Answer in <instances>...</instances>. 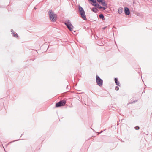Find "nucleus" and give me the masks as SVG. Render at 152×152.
<instances>
[{
	"mask_svg": "<svg viewBox=\"0 0 152 152\" xmlns=\"http://www.w3.org/2000/svg\"><path fill=\"white\" fill-rule=\"evenodd\" d=\"M48 14L50 20L53 22H54L56 21L57 19V15L56 14L53 12L52 10L49 11Z\"/></svg>",
	"mask_w": 152,
	"mask_h": 152,
	"instance_id": "nucleus-1",
	"label": "nucleus"
},
{
	"mask_svg": "<svg viewBox=\"0 0 152 152\" xmlns=\"http://www.w3.org/2000/svg\"><path fill=\"white\" fill-rule=\"evenodd\" d=\"M78 8L79 12L81 17L84 20H86L87 18L83 9L80 6H79Z\"/></svg>",
	"mask_w": 152,
	"mask_h": 152,
	"instance_id": "nucleus-2",
	"label": "nucleus"
},
{
	"mask_svg": "<svg viewBox=\"0 0 152 152\" xmlns=\"http://www.w3.org/2000/svg\"><path fill=\"white\" fill-rule=\"evenodd\" d=\"M96 82L99 86L102 87V86L103 80L97 75L96 76Z\"/></svg>",
	"mask_w": 152,
	"mask_h": 152,
	"instance_id": "nucleus-3",
	"label": "nucleus"
},
{
	"mask_svg": "<svg viewBox=\"0 0 152 152\" xmlns=\"http://www.w3.org/2000/svg\"><path fill=\"white\" fill-rule=\"evenodd\" d=\"M64 24L70 31H72V30L73 26L71 24L69 20H68V21L65 22Z\"/></svg>",
	"mask_w": 152,
	"mask_h": 152,
	"instance_id": "nucleus-4",
	"label": "nucleus"
},
{
	"mask_svg": "<svg viewBox=\"0 0 152 152\" xmlns=\"http://www.w3.org/2000/svg\"><path fill=\"white\" fill-rule=\"evenodd\" d=\"M66 102L64 100L60 101L56 104V107H58L62 106H64L66 103Z\"/></svg>",
	"mask_w": 152,
	"mask_h": 152,
	"instance_id": "nucleus-5",
	"label": "nucleus"
},
{
	"mask_svg": "<svg viewBox=\"0 0 152 152\" xmlns=\"http://www.w3.org/2000/svg\"><path fill=\"white\" fill-rule=\"evenodd\" d=\"M97 1L99 3H100L101 5L103 6L107 7V4L106 3L104 0H97Z\"/></svg>",
	"mask_w": 152,
	"mask_h": 152,
	"instance_id": "nucleus-6",
	"label": "nucleus"
},
{
	"mask_svg": "<svg viewBox=\"0 0 152 152\" xmlns=\"http://www.w3.org/2000/svg\"><path fill=\"white\" fill-rule=\"evenodd\" d=\"M125 13L127 15H129L130 14V11L129 8L127 7H125L124 8Z\"/></svg>",
	"mask_w": 152,
	"mask_h": 152,
	"instance_id": "nucleus-7",
	"label": "nucleus"
},
{
	"mask_svg": "<svg viewBox=\"0 0 152 152\" xmlns=\"http://www.w3.org/2000/svg\"><path fill=\"white\" fill-rule=\"evenodd\" d=\"M123 11V9L121 7H120L119 8L118 10V12L119 14H120L122 13Z\"/></svg>",
	"mask_w": 152,
	"mask_h": 152,
	"instance_id": "nucleus-8",
	"label": "nucleus"
},
{
	"mask_svg": "<svg viewBox=\"0 0 152 152\" xmlns=\"http://www.w3.org/2000/svg\"><path fill=\"white\" fill-rule=\"evenodd\" d=\"M115 82L116 84L117 85L119 86H120V83L118 81L117 78H115Z\"/></svg>",
	"mask_w": 152,
	"mask_h": 152,
	"instance_id": "nucleus-9",
	"label": "nucleus"
},
{
	"mask_svg": "<svg viewBox=\"0 0 152 152\" xmlns=\"http://www.w3.org/2000/svg\"><path fill=\"white\" fill-rule=\"evenodd\" d=\"M99 17L101 18L103 20H105V18L103 15L102 14H101L99 15Z\"/></svg>",
	"mask_w": 152,
	"mask_h": 152,
	"instance_id": "nucleus-10",
	"label": "nucleus"
},
{
	"mask_svg": "<svg viewBox=\"0 0 152 152\" xmlns=\"http://www.w3.org/2000/svg\"><path fill=\"white\" fill-rule=\"evenodd\" d=\"M92 11L95 13H97L98 11V9L96 8L93 7L92 10Z\"/></svg>",
	"mask_w": 152,
	"mask_h": 152,
	"instance_id": "nucleus-11",
	"label": "nucleus"
},
{
	"mask_svg": "<svg viewBox=\"0 0 152 152\" xmlns=\"http://www.w3.org/2000/svg\"><path fill=\"white\" fill-rule=\"evenodd\" d=\"M92 5L100 9V7H101L99 4H93Z\"/></svg>",
	"mask_w": 152,
	"mask_h": 152,
	"instance_id": "nucleus-12",
	"label": "nucleus"
},
{
	"mask_svg": "<svg viewBox=\"0 0 152 152\" xmlns=\"http://www.w3.org/2000/svg\"><path fill=\"white\" fill-rule=\"evenodd\" d=\"M13 36L15 37L18 38V37L17 34H15V33H13Z\"/></svg>",
	"mask_w": 152,
	"mask_h": 152,
	"instance_id": "nucleus-13",
	"label": "nucleus"
},
{
	"mask_svg": "<svg viewBox=\"0 0 152 152\" xmlns=\"http://www.w3.org/2000/svg\"><path fill=\"white\" fill-rule=\"evenodd\" d=\"M90 1L92 2L93 3H96V0H90Z\"/></svg>",
	"mask_w": 152,
	"mask_h": 152,
	"instance_id": "nucleus-14",
	"label": "nucleus"
},
{
	"mask_svg": "<svg viewBox=\"0 0 152 152\" xmlns=\"http://www.w3.org/2000/svg\"><path fill=\"white\" fill-rule=\"evenodd\" d=\"M103 9V10H105L106 9V8L105 7H100V9Z\"/></svg>",
	"mask_w": 152,
	"mask_h": 152,
	"instance_id": "nucleus-15",
	"label": "nucleus"
},
{
	"mask_svg": "<svg viewBox=\"0 0 152 152\" xmlns=\"http://www.w3.org/2000/svg\"><path fill=\"white\" fill-rule=\"evenodd\" d=\"M135 128V129L137 130H139L140 129L139 127L138 126H136Z\"/></svg>",
	"mask_w": 152,
	"mask_h": 152,
	"instance_id": "nucleus-16",
	"label": "nucleus"
},
{
	"mask_svg": "<svg viewBox=\"0 0 152 152\" xmlns=\"http://www.w3.org/2000/svg\"><path fill=\"white\" fill-rule=\"evenodd\" d=\"M119 87L117 86H116L115 88V89L116 90H119Z\"/></svg>",
	"mask_w": 152,
	"mask_h": 152,
	"instance_id": "nucleus-17",
	"label": "nucleus"
},
{
	"mask_svg": "<svg viewBox=\"0 0 152 152\" xmlns=\"http://www.w3.org/2000/svg\"><path fill=\"white\" fill-rule=\"evenodd\" d=\"M11 32H12V33L13 34V33H14V31H13V30L12 29H11Z\"/></svg>",
	"mask_w": 152,
	"mask_h": 152,
	"instance_id": "nucleus-18",
	"label": "nucleus"
},
{
	"mask_svg": "<svg viewBox=\"0 0 152 152\" xmlns=\"http://www.w3.org/2000/svg\"><path fill=\"white\" fill-rule=\"evenodd\" d=\"M106 28V27H104L103 28V29H104L105 28Z\"/></svg>",
	"mask_w": 152,
	"mask_h": 152,
	"instance_id": "nucleus-19",
	"label": "nucleus"
},
{
	"mask_svg": "<svg viewBox=\"0 0 152 152\" xmlns=\"http://www.w3.org/2000/svg\"><path fill=\"white\" fill-rule=\"evenodd\" d=\"M102 132H103V131H101V132H100V133H102Z\"/></svg>",
	"mask_w": 152,
	"mask_h": 152,
	"instance_id": "nucleus-20",
	"label": "nucleus"
},
{
	"mask_svg": "<svg viewBox=\"0 0 152 152\" xmlns=\"http://www.w3.org/2000/svg\"><path fill=\"white\" fill-rule=\"evenodd\" d=\"M34 9H36V8L35 7L34 8Z\"/></svg>",
	"mask_w": 152,
	"mask_h": 152,
	"instance_id": "nucleus-21",
	"label": "nucleus"
}]
</instances>
